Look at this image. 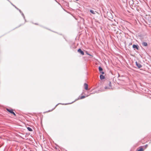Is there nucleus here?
I'll list each match as a JSON object with an SVG mask.
<instances>
[{
  "instance_id": "nucleus-1",
  "label": "nucleus",
  "mask_w": 151,
  "mask_h": 151,
  "mask_svg": "<svg viewBox=\"0 0 151 151\" xmlns=\"http://www.w3.org/2000/svg\"><path fill=\"white\" fill-rule=\"evenodd\" d=\"M107 86L105 87V89H110L112 86L111 82L110 81H108L107 82Z\"/></svg>"
},
{
  "instance_id": "nucleus-2",
  "label": "nucleus",
  "mask_w": 151,
  "mask_h": 151,
  "mask_svg": "<svg viewBox=\"0 0 151 151\" xmlns=\"http://www.w3.org/2000/svg\"><path fill=\"white\" fill-rule=\"evenodd\" d=\"M6 110L8 112H10L11 114H13L14 116H16V114L13 111V110L12 109H6Z\"/></svg>"
},
{
  "instance_id": "nucleus-3",
  "label": "nucleus",
  "mask_w": 151,
  "mask_h": 151,
  "mask_svg": "<svg viewBox=\"0 0 151 151\" xmlns=\"http://www.w3.org/2000/svg\"><path fill=\"white\" fill-rule=\"evenodd\" d=\"M78 51V52L80 53L81 55H84V52L81 50V49H79Z\"/></svg>"
},
{
  "instance_id": "nucleus-4",
  "label": "nucleus",
  "mask_w": 151,
  "mask_h": 151,
  "mask_svg": "<svg viewBox=\"0 0 151 151\" xmlns=\"http://www.w3.org/2000/svg\"><path fill=\"white\" fill-rule=\"evenodd\" d=\"M85 88L86 90H88V85L87 84L85 83L84 84Z\"/></svg>"
},
{
  "instance_id": "nucleus-5",
  "label": "nucleus",
  "mask_w": 151,
  "mask_h": 151,
  "mask_svg": "<svg viewBox=\"0 0 151 151\" xmlns=\"http://www.w3.org/2000/svg\"><path fill=\"white\" fill-rule=\"evenodd\" d=\"M85 98V96H79L78 98V100H79V99H84V98Z\"/></svg>"
},
{
  "instance_id": "nucleus-6",
  "label": "nucleus",
  "mask_w": 151,
  "mask_h": 151,
  "mask_svg": "<svg viewBox=\"0 0 151 151\" xmlns=\"http://www.w3.org/2000/svg\"><path fill=\"white\" fill-rule=\"evenodd\" d=\"M100 78L101 80L104 79L105 78L104 76L102 75H101L100 76Z\"/></svg>"
},
{
  "instance_id": "nucleus-7",
  "label": "nucleus",
  "mask_w": 151,
  "mask_h": 151,
  "mask_svg": "<svg viewBox=\"0 0 151 151\" xmlns=\"http://www.w3.org/2000/svg\"><path fill=\"white\" fill-rule=\"evenodd\" d=\"M132 47L134 48H136L137 50L138 49L137 46L136 45H133L132 46Z\"/></svg>"
},
{
  "instance_id": "nucleus-8",
  "label": "nucleus",
  "mask_w": 151,
  "mask_h": 151,
  "mask_svg": "<svg viewBox=\"0 0 151 151\" xmlns=\"http://www.w3.org/2000/svg\"><path fill=\"white\" fill-rule=\"evenodd\" d=\"M144 150L142 147H139V148L137 151H143Z\"/></svg>"
},
{
  "instance_id": "nucleus-9",
  "label": "nucleus",
  "mask_w": 151,
  "mask_h": 151,
  "mask_svg": "<svg viewBox=\"0 0 151 151\" xmlns=\"http://www.w3.org/2000/svg\"><path fill=\"white\" fill-rule=\"evenodd\" d=\"M142 45L144 46H147V43L146 42H143L142 43Z\"/></svg>"
},
{
  "instance_id": "nucleus-10",
  "label": "nucleus",
  "mask_w": 151,
  "mask_h": 151,
  "mask_svg": "<svg viewBox=\"0 0 151 151\" xmlns=\"http://www.w3.org/2000/svg\"><path fill=\"white\" fill-rule=\"evenodd\" d=\"M27 129L29 131H32V129L29 127H27Z\"/></svg>"
},
{
  "instance_id": "nucleus-11",
  "label": "nucleus",
  "mask_w": 151,
  "mask_h": 151,
  "mask_svg": "<svg viewBox=\"0 0 151 151\" xmlns=\"http://www.w3.org/2000/svg\"><path fill=\"white\" fill-rule=\"evenodd\" d=\"M99 70L100 72L101 73V71H102L103 69L101 67H99Z\"/></svg>"
},
{
  "instance_id": "nucleus-12",
  "label": "nucleus",
  "mask_w": 151,
  "mask_h": 151,
  "mask_svg": "<svg viewBox=\"0 0 151 151\" xmlns=\"http://www.w3.org/2000/svg\"><path fill=\"white\" fill-rule=\"evenodd\" d=\"M90 12L91 13H92V14H95V12H94V11L93 10H90Z\"/></svg>"
},
{
  "instance_id": "nucleus-13",
  "label": "nucleus",
  "mask_w": 151,
  "mask_h": 151,
  "mask_svg": "<svg viewBox=\"0 0 151 151\" xmlns=\"http://www.w3.org/2000/svg\"><path fill=\"white\" fill-rule=\"evenodd\" d=\"M136 65H137V66H138V67L139 68H140L141 67V66L140 65H138V64H137V62L136 63Z\"/></svg>"
},
{
  "instance_id": "nucleus-14",
  "label": "nucleus",
  "mask_w": 151,
  "mask_h": 151,
  "mask_svg": "<svg viewBox=\"0 0 151 151\" xmlns=\"http://www.w3.org/2000/svg\"><path fill=\"white\" fill-rule=\"evenodd\" d=\"M86 54H87V55L92 56L91 55H90V54H89L88 52H87V51H86Z\"/></svg>"
},
{
  "instance_id": "nucleus-15",
  "label": "nucleus",
  "mask_w": 151,
  "mask_h": 151,
  "mask_svg": "<svg viewBox=\"0 0 151 151\" xmlns=\"http://www.w3.org/2000/svg\"><path fill=\"white\" fill-rule=\"evenodd\" d=\"M101 73L102 74H104V72L103 71H101Z\"/></svg>"
},
{
  "instance_id": "nucleus-16",
  "label": "nucleus",
  "mask_w": 151,
  "mask_h": 151,
  "mask_svg": "<svg viewBox=\"0 0 151 151\" xmlns=\"http://www.w3.org/2000/svg\"><path fill=\"white\" fill-rule=\"evenodd\" d=\"M77 1H78V0H76Z\"/></svg>"
}]
</instances>
